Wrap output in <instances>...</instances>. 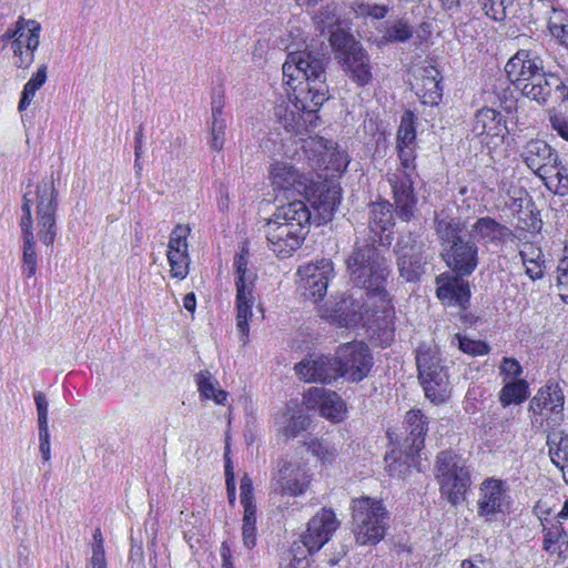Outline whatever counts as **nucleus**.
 Here are the masks:
<instances>
[{"label": "nucleus", "mask_w": 568, "mask_h": 568, "mask_svg": "<svg viewBox=\"0 0 568 568\" xmlns=\"http://www.w3.org/2000/svg\"><path fill=\"white\" fill-rule=\"evenodd\" d=\"M435 231L443 246V260L458 276H469L478 266V246L465 239L466 225L457 217L436 214Z\"/></svg>", "instance_id": "obj_5"}, {"label": "nucleus", "mask_w": 568, "mask_h": 568, "mask_svg": "<svg viewBox=\"0 0 568 568\" xmlns=\"http://www.w3.org/2000/svg\"><path fill=\"white\" fill-rule=\"evenodd\" d=\"M562 546H565L566 548L568 547V537L565 529L559 524L545 532L544 549L550 552L558 551L559 554H561Z\"/></svg>", "instance_id": "obj_42"}, {"label": "nucleus", "mask_w": 568, "mask_h": 568, "mask_svg": "<svg viewBox=\"0 0 568 568\" xmlns=\"http://www.w3.org/2000/svg\"><path fill=\"white\" fill-rule=\"evenodd\" d=\"M415 115L412 111H406L400 121L397 131V145H414L416 140V129L414 125Z\"/></svg>", "instance_id": "obj_43"}, {"label": "nucleus", "mask_w": 568, "mask_h": 568, "mask_svg": "<svg viewBox=\"0 0 568 568\" xmlns=\"http://www.w3.org/2000/svg\"><path fill=\"white\" fill-rule=\"evenodd\" d=\"M47 81V65H41L38 71L26 83L31 89L38 91Z\"/></svg>", "instance_id": "obj_64"}, {"label": "nucleus", "mask_w": 568, "mask_h": 568, "mask_svg": "<svg viewBox=\"0 0 568 568\" xmlns=\"http://www.w3.org/2000/svg\"><path fill=\"white\" fill-rule=\"evenodd\" d=\"M308 449L324 463L331 462L337 455L336 447L324 439H312L308 443Z\"/></svg>", "instance_id": "obj_48"}, {"label": "nucleus", "mask_w": 568, "mask_h": 568, "mask_svg": "<svg viewBox=\"0 0 568 568\" xmlns=\"http://www.w3.org/2000/svg\"><path fill=\"white\" fill-rule=\"evenodd\" d=\"M383 32V39L390 43H404L407 42L414 34V28L409 24L405 18L388 19L385 24Z\"/></svg>", "instance_id": "obj_34"}, {"label": "nucleus", "mask_w": 568, "mask_h": 568, "mask_svg": "<svg viewBox=\"0 0 568 568\" xmlns=\"http://www.w3.org/2000/svg\"><path fill=\"white\" fill-rule=\"evenodd\" d=\"M556 274L559 295L564 302L568 303V263L559 262Z\"/></svg>", "instance_id": "obj_57"}, {"label": "nucleus", "mask_w": 568, "mask_h": 568, "mask_svg": "<svg viewBox=\"0 0 568 568\" xmlns=\"http://www.w3.org/2000/svg\"><path fill=\"white\" fill-rule=\"evenodd\" d=\"M558 427L550 426L546 429L548 454L556 466L568 462V434Z\"/></svg>", "instance_id": "obj_31"}, {"label": "nucleus", "mask_w": 568, "mask_h": 568, "mask_svg": "<svg viewBox=\"0 0 568 568\" xmlns=\"http://www.w3.org/2000/svg\"><path fill=\"white\" fill-rule=\"evenodd\" d=\"M38 256L36 241H23L22 245V274L31 278L37 273Z\"/></svg>", "instance_id": "obj_45"}, {"label": "nucleus", "mask_w": 568, "mask_h": 568, "mask_svg": "<svg viewBox=\"0 0 568 568\" xmlns=\"http://www.w3.org/2000/svg\"><path fill=\"white\" fill-rule=\"evenodd\" d=\"M26 30H24V19L19 18V20L16 23V29L13 30L12 37L14 39L11 42V49L13 51L14 57L17 58L16 61H21V57H24L26 54Z\"/></svg>", "instance_id": "obj_51"}, {"label": "nucleus", "mask_w": 568, "mask_h": 568, "mask_svg": "<svg viewBox=\"0 0 568 568\" xmlns=\"http://www.w3.org/2000/svg\"><path fill=\"white\" fill-rule=\"evenodd\" d=\"M295 372L305 382L331 383L339 377L336 357L311 356L295 365Z\"/></svg>", "instance_id": "obj_19"}, {"label": "nucleus", "mask_w": 568, "mask_h": 568, "mask_svg": "<svg viewBox=\"0 0 568 568\" xmlns=\"http://www.w3.org/2000/svg\"><path fill=\"white\" fill-rule=\"evenodd\" d=\"M389 12V8L385 4L377 3H359L356 13L362 17H369L372 19H384Z\"/></svg>", "instance_id": "obj_53"}, {"label": "nucleus", "mask_w": 568, "mask_h": 568, "mask_svg": "<svg viewBox=\"0 0 568 568\" xmlns=\"http://www.w3.org/2000/svg\"><path fill=\"white\" fill-rule=\"evenodd\" d=\"M513 231L489 216L479 217L470 229L469 237L484 244L499 245L511 240Z\"/></svg>", "instance_id": "obj_27"}, {"label": "nucleus", "mask_w": 568, "mask_h": 568, "mask_svg": "<svg viewBox=\"0 0 568 568\" xmlns=\"http://www.w3.org/2000/svg\"><path fill=\"white\" fill-rule=\"evenodd\" d=\"M555 17L548 21V30L550 34L556 38L560 44L568 49V23L561 21L562 12L554 11Z\"/></svg>", "instance_id": "obj_49"}, {"label": "nucleus", "mask_w": 568, "mask_h": 568, "mask_svg": "<svg viewBox=\"0 0 568 568\" xmlns=\"http://www.w3.org/2000/svg\"><path fill=\"white\" fill-rule=\"evenodd\" d=\"M427 424V417L420 410H409L406 414L405 429L407 436L405 444L408 448V457H414L423 449L425 435L428 430Z\"/></svg>", "instance_id": "obj_30"}, {"label": "nucleus", "mask_w": 568, "mask_h": 568, "mask_svg": "<svg viewBox=\"0 0 568 568\" xmlns=\"http://www.w3.org/2000/svg\"><path fill=\"white\" fill-rule=\"evenodd\" d=\"M24 30L26 54L21 57V61H16L14 64L18 68L28 69L34 60V51L40 43L41 26L36 20L24 19Z\"/></svg>", "instance_id": "obj_32"}, {"label": "nucleus", "mask_w": 568, "mask_h": 568, "mask_svg": "<svg viewBox=\"0 0 568 568\" xmlns=\"http://www.w3.org/2000/svg\"><path fill=\"white\" fill-rule=\"evenodd\" d=\"M484 13L494 21L503 22L516 14V0H477Z\"/></svg>", "instance_id": "obj_33"}, {"label": "nucleus", "mask_w": 568, "mask_h": 568, "mask_svg": "<svg viewBox=\"0 0 568 568\" xmlns=\"http://www.w3.org/2000/svg\"><path fill=\"white\" fill-rule=\"evenodd\" d=\"M564 404L565 397L561 388L558 385H547L539 388L531 398L529 410L537 415L541 414L544 409H548L546 426H560L564 420Z\"/></svg>", "instance_id": "obj_17"}, {"label": "nucleus", "mask_w": 568, "mask_h": 568, "mask_svg": "<svg viewBox=\"0 0 568 568\" xmlns=\"http://www.w3.org/2000/svg\"><path fill=\"white\" fill-rule=\"evenodd\" d=\"M236 320L237 329L243 337H247L250 332L248 320L252 316V306L255 297L253 295V282L246 278H236Z\"/></svg>", "instance_id": "obj_29"}, {"label": "nucleus", "mask_w": 568, "mask_h": 568, "mask_svg": "<svg viewBox=\"0 0 568 568\" xmlns=\"http://www.w3.org/2000/svg\"><path fill=\"white\" fill-rule=\"evenodd\" d=\"M240 498L241 503L253 501V484L247 474L241 478Z\"/></svg>", "instance_id": "obj_63"}, {"label": "nucleus", "mask_w": 568, "mask_h": 568, "mask_svg": "<svg viewBox=\"0 0 568 568\" xmlns=\"http://www.w3.org/2000/svg\"><path fill=\"white\" fill-rule=\"evenodd\" d=\"M379 306L381 304L373 307L363 301L362 296L356 298L353 295H344L334 304L328 317L339 326L349 327L359 322H368L371 316L382 311Z\"/></svg>", "instance_id": "obj_16"}, {"label": "nucleus", "mask_w": 568, "mask_h": 568, "mask_svg": "<svg viewBox=\"0 0 568 568\" xmlns=\"http://www.w3.org/2000/svg\"><path fill=\"white\" fill-rule=\"evenodd\" d=\"M311 422V417L302 409L293 410L286 425L282 429L283 436H285L286 439L297 437L310 427Z\"/></svg>", "instance_id": "obj_41"}, {"label": "nucleus", "mask_w": 568, "mask_h": 568, "mask_svg": "<svg viewBox=\"0 0 568 568\" xmlns=\"http://www.w3.org/2000/svg\"><path fill=\"white\" fill-rule=\"evenodd\" d=\"M554 166L551 173L541 180L549 191L556 195L566 196L568 195V165L559 156Z\"/></svg>", "instance_id": "obj_38"}, {"label": "nucleus", "mask_w": 568, "mask_h": 568, "mask_svg": "<svg viewBox=\"0 0 568 568\" xmlns=\"http://www.w3.org/2000/svg\"><path fill=\"white\" fill-rule=\"evenodd\" d=\"M471 132L476 136H504L505 132H507L504 115L491 108L478 110L474 115Z\"/></svg>", "instance_id": "obj_28"}, {"label": "nucleus", "mask_w": 568, "mask_h": 568, "mask_svg": "<svg viewBox=\"0 0 568 568\" xmlns=\"http://www.w3.org/2000/svg\"><path fill=\"white\" fill-rule=\"evenodd\" d=\"M308 409H317L320 415L331 422H341L345 414V404L341 396L324 387H311L304 395Z\"/></svg>", "instance_id": "obj_18"}, {"label": "nucleus", "mask_w": 568, "mask_h": 568, "mask_svg": "<svg viewBox=\"0 0 568 568\" xmlns=\"http://www.w3.org/2000/svg\"><path fill=\"white\" fill-rule=\"evenodd\" d=\"M339 377L358 383L367 377L373 367V355L363 342L342 344L335 353Z\"/></svg>", "instance_id": "obj_11"}, {"label": "nucleus", "mask_w": 568, "mask_h": 568, "mask_svg": "<svg viewBox=\"0 0 568 568\" xmlns=\"http://www.w3.org/2000/svg\"><path fill=\"white\" fill-rule=\"evenodd\" d=\"M394 251L396 260H399V257L404 255L410 258L413 256H425V242L422 240L420 235L415 232L402 233Z\"/></svg>", "instance_id": "obj_35"}, {"label": "nucleus", "mask_w": 568, "mask_h": 568, "mask_svg": "<svg viewBox=\"0 0 568 568\" xmlns=\"http://www.w3.org/2000/svg\"><path fill=\"white\" fill-rule=\"evenodd\" d=\"M36 221L38 236L45 246H52L57 236L55 214L58 191L52 176L44 178L36 189Z\"/></svg>", "instance_id": "obj_10"}, {"label": "nucleus", "mask_w": 568, "mask_h": 568, "mask_svg": "<svg viewBox=\"0 0 568 568\" xmlns=\"http://www.w3.org/2000/svg\"><path fill=\"white\" fill-rule=\"evenodd\" d=\"M315 21L321 32L333 30L337 22L336 7L326 6L316 16Z\"/></svg>", "instance_id": "obj_52"}, {"label": "nucleus", "mask_w": 568, "mask_h": 568, "mask_svg": "<svg viewBox=\"0 0 568 568\" xmlns=\"http://www.w3.org/2000/svg\"><path fill=\"white\" fill-rule=\"evenodd\" d=\"M509 81L521 94L539 105L555 99L568 102V74L545 71L541 57L532 50H518L505 65Z\"/></svg>", "instance_id": "obj_2"}, {"label": "nucleus", "mask_w": 568, "mask_h": 568, "mask_svg": "<svg viewBox=\"0 0 568 568\" xmlns=\"http://www.w3.org/2000/svg\"><path fill=\"white\" fill-rule=\"evenodd\" d=\"M414 175L409 172H398L389 180L394 199L398 209V215L404 221L414 216V209L417 202L414 193Z\"/></svg>", "instance_id": "obj_22"}, {"label": "nucleus", "mask_w": 568, "mask_h": 568, "mask_svg": "<svg viewBox=\"0 0 568 568\" xmlns=\"http://www.w3.org/2000/svg\"><path fill=\"white\" fill-rule=\"evenodd\" d=\"M312 224V212L306 202L291 201L276 207L263 225L267 247L278 257L287 258L301 247Z\"/></svg>", "instance_id": "obj_4"}, {"label": "nucleus", "mask_w": 568, "mask_h": 568, "mask_svg": "<svg viewBox=\"0 0 568 568\" xmlns=\"http://www.w3.org/2000/svg\"><path fill=\"white\" fill-rule=\"evenodd\" d=\"M348 79L358 87H366L373 80L371 57L362 47L338 61Z\"/></svg>", "instance_id": "obj_24"}, {"label": "nucleus", "mask_w": 568, "mask_h": 568, "mask_svg": "<svg viewBox=\"0 0 568 568\" xmlns=\"http://www.w3.org/2000/svg\"><path fill=\"white\" fill-rule=\"evenodd\" d=\"M333 274L334 265L329 258L302 265L297 270L298 288L305 298L317 303L326 295L328 281Z\"/></svg>", "instance_id": "obj_13"}, {"label": "nucleus", "mask_w": 568, "mask_h": 568, "mask_svg": "<svg viewBox=\"0 0 568 568\" xmlns=\"http://www.w3.org/2000/svg\"><path fill=\"white\" fill-rule=\"evenodd\" d=\"M196 383L201 396L206 399H213L220 405L225 404L227 393L216 388L217 382L213 379L209 372H201L196 377Z\"/></svg>", "instance_id": "obj_40"}, {"label": "nucleus", "mask_w": 568, "mask_h": 568, "mask_svg": "<svg viewBox=\"0 0 568 568\" xmlns=\"http://www.w3.org/2000/svg\"><path fill=\"white\" fill-rule=\"evenodd\" d=\"M435 468L442 495L454 506L464 501L471 483L465 460L450 450H443L436 457Z\"/></svg>", "instance_id": "obj_9"}, {"label": "nucleus", "mask_w": 568, "mask_h": 568, "mask_svg": "<svg viewBox=\"0 0 568 568\" xmlns=\"http://www.w3.org/2000/svg\"><path fill=\"white\" fill-rule=\"evenodd\" d=\"M518 221L520 227L529 233H538L542 227V221L539 216V212H534L532 210L526 217L519 216Z\"/></svg>", "instance_id": "obj_58"}, {"label": "nucleus", "mask_w": 568, "mask_h": 568, "mask_svg": "<svg viewBox=\"0 0 568 568\" xmlns=\"http://www.w3.org/2000/svg\"><path fill=\"white\" fill-rule=\"evenodd\" d=\"M500 374L505 375L506 378L511 381L520 379L519 376L523 374V367L519 362L513 357H504L500 366Z\"/></svg>", "instance_id": "obj_56"}, {"label": "nucleus", "mask_w": 568, "mask_h": 568, "mask_svg": "<svg viewBox=\"0 0 568 568\" xmlns=\"http://www.w3.org/2000/svg\"><path fill=\"white\" fill-rule=\"evenodd\" d=\"M329 58L321 48L290 52L282 67L285 83L296 92L301 109L315 113L327 100L326 65Z\"/></svg>", "instance_id": "obj_1"}, {"label": "nucleus", "mask_w": 568, "mask_h": 568, "mask_svg": "<svg viewBox=\"0 0 568 568\" xmlns=\"http://www.w3.org/2000/svg\"><path fill=\"white\" fill-rule=\"evenodd\" d=\"M316 192L317 194L311 203L314 210L312 223L321 225L332 220L335 210L341 203L342 189L339 185H323Z\"/></svg>", "instance_id": "obj_23"}, {"label": "nucleus", "mask_w": 568, "mask_h": 568, "mask_svg": "<svg viewBox=\"0 0 568 568\" xmlns=\"http://www.w3.org/2000/svg\"><path fill=\"white\" fill-rule=\"evenodd\" d=\"M529 385L525 379L509 381L499 392V402L503 407L521 404L529 397Z\"/></svg>", "instance_id": "obj_37"}, {"label": "nucleus", "mask_w": 568, "mask_h": 568, "mask_svg": "<svg viewBox=\"0 0 568 568\" xmlns=\"http://www.w3.org/2000/svg\"><path fill=\"white\" fill-rule=\"evenodd\" d=\"M548 116L551 129L556 131L560 138L568 141V120L566 116L556 109L549 110Z\"/></svg>", "instance_id": "obj_55"}, {"label": "nucleus", "mask_w": 568, "mask_h": 568, "mask_svg": "<svg viewBox=\"0 0 568 568\" xmlns=\"http://www.w3.org/2000/svg\"><path fill=\"white\" fill-rule=\"evenodd\" d=\"M413 88L422 103L437 105L443 95L442 77L434 65L419 67L414 72Z\"/></svg>", "instance_id": "obj_20"}, {"label": "nucleus", "mask_w": 568, "mask_h": 568, "mask_svg": "<svg viewBox=\"0 0 568 568\" xmlns=\"http://www.w3.org/2000/svg\"><path fill=\"white\" fill-rule=\"evenodd\" d=\"M376 239L356 241L353 250L345 260V266L351 282L366 291L368 300H377L379 308L386 313L390 307L389 293L386 290L390 267L386 257L375 246Z\"/></svg>", "instance_id": "obj_3"}, {"label": "nucleus", "mask_w": 568, "mask_h": 568, "mask_svg": "<svg viewBox=\"0 0 568 568\" xmlns=\"http://www.w3.org/2000/svg\"><path fill=\"white\" fill-rule=\"evenodd\" d=\"M519 158L536 176L545 179L555 168L559 153L545 140L531 139L521 146Z\"/></svg>", "instance_id": "obj_15"}, {"label": "nucleus", "mask_w": 568, "mask_h": 568, "mask_svg": "<svg viewBox=\"0 0 568 568\" xmlns=\"http://www.w3.org/2000/svg\"><path fill=\"white\" fill-rule=\"evenodd\" d=\"M226 122L224 118H211L210 124V145L215 151H221L225 142Z\"/></svg>", "instance_id": "obj_46"}, {"label": "nucleus", "mask_w": 568, "mask_h": 568, "mask_svg": "<svg viewBox=\"0 0 568 568\" xmlns=\"http://www.w3.org/2000/svg\"><path fill=\"white\" fill-rule=\"evenodd\" d=\"M519 255L524 264L544 261L541 250L530 243L524 244L523 248L519 251Z\"/></svg>", "instance_id": "obj_61"}, {"label": "nucleus", "mask_w": 568, "mask_h": 568, "mask_svg": "<svg viewBox=\"0 0 568 568\" xmlns=\"http://www.w3.org/2000/svg\"><path fill=\"white\" fill-rule=\"evenodd\" d=\"M439 284L436 291L437 297L447 306H458L466 310L469 305L470 288L467 281L460 276H452L446 281L437 278Z\"/></svg>", "instance_id": "obj_26"}, {"label": "nucleus", "mask_w": 568, "mask_h": 568, "mask_svg": "<svg viewBox=\"0 0 568 568\" xmlns=\"http://www.w3.org/2000/svg\"><path fill=\"white\" fill-rule=\"evenodd\" d=\"M427 261L425 256L418 257H399L396 260L399 276L407 282H416L424 274V267Z\"/></svg>", "instance_id": "obj_39"}, {"label": "nucleus", "mask_w": 568, "mask_h": 568, "mask_svg": "<svg viewBox=\"0 0 568 568\" xmlns=\"http://www.w3.org/2000/svg\"><path fill=\"white\" fill-rule=\"evenodd\" d=\"M339 523L331 509L323 508L307 524L306 531L300 540L292 544L282 557L281 568H310V556L328 542Z\"/></svg>", "instance_id": "obj_6"}, {"label": "nucleus", "mask_w": 568, "mask_h": 568, "mask_svg": "<svg viewBox=\"0 0 568 568\" xmlns=\"http://www.w3.org/2000/svg\"><path fill=\"white\" fill-rule=\"evenodd\" d=\"M311 479L312 475L305 464L281 459L272 476L271 488L274 494L297 497L307 490Z\"/></svg>", "instance_id": "obj_12"}, {"label": "nucleus", "mask_w": 568, "mask_h": 568, "mask_svg": "<svg viewBox=\"0 0 568 568\" xmlns=\"http://www.w3.org/2000/svg\"><path fill=\"white\" fill-rule=\"evenodd\" d=\"M387 511L382 501L363 497L353 501V525L358 545H376L385 536Z\"/></svg>", "instance_id": "obj_8"}, {"label": "nucleus", "mask_w": 568, "mask_h": 568, "mask_svg": "<svg viewBox=\"0 0 568 568\" xmlns=\"http://www.w3.org/2000/svg\"><path fill=\"white\" fill-rule=\"evenodd\" d=\"M270 179L275 190L294 191L303 193L308 185V179L301 174L293 165L285 162H275L270 169Z\"/></svg>", "instance_id": "obj_25"}, {"label": "nucleus", "mask_w": 568, "mask_h": 568, "mask_svg": "<svg viewBox=\"0 0 568 568\" xmlns=\"http://www.w3.org/2000/svg\"><path fill=\"white\" fill-rule=\"evenodd\" d=\"M418 378L425 395L433 403H443L449 396V379L446 366L435 344L423 343L416 349Z\"/></svg>", "instance_id": "obj_7"}, {"label": "nucleus", "mask_w": 568, "mask_h": 568, "mask_svg": "<svg viewBox=\"0 0 568 568\" xmlns=\"http://www.w3.org/2000/svg\"><path fill=\"white\" fill-rule=\"evenodd\" d=\"M398 158L400 161L402 171L415 174V150L414 145H397Z\"/></svg>", "instance_id": "obj_54"}, {"label": "nucleus", "mask_w": 568, "mask_h": 568, "mask_svg": "<svg viewBox=\"0 0 568 568\" xmlns=\"http://www.w3.org/2000/svg\"><path fill=\"white\" fill-rule=\"evenodd\" d=\"M40 453L45 462L50 460V434L49 427H39Z\"/></svg>", "instance_id": "obj_62"}, {"label": "nucleus", "mask_w": 568, "mask_h": 568, "mask_svg": "<svg viewBox=\"0 0 568 568\" xmlns=\"http://www.w3.org/2000/svg\"><path fill=\"white\" fill-rule=\"evenodd\" d=\"M394 226L392 205L388 202H377L369 206L368 229L372 237L376 239L382 246H389L393 241L390 229Z\"/></svg>", "instance_id": "obj_21"}, {"label": "nucleus", "mask_w": 568, "mask_h": 568, "mask_svg": "<svg viewBox=\"0 0 568 568\" xmlns=\"http://www.w3.org/2000/svg\"><path fill=\"white\" fill-rule=\"evenodd\" d=\"M455 338L458 341L459 349L473 356H483L488 354L489 346L483 341H475L457 334Z\"/></svg>", "instance_id": "obj_47"}, {"label": "nucleus", "mask_w": 568, "mask_h": 568, "mask_svg": "<svg viewBox=\"0 0 568 568\" xmlns=\"http://www.w3.org/2000/svg\"><path fill=\"white\" fill-rule=\"evenodd\" d=\"M39 427L48 426V400L43 393H34Z\"/></svg>", "instance_id": "obj_60"}, {"label": "nucleus", "mask_w": 568, "mask_h": 568, "mask_svg": "<svg viewBox=\"0 0 568 568\" xmlns=\"http://www.w3.org/2000/svg\"><path fill=\"white\" fill-rule=\"evenodd\" d=\"M168 261L170 263V272L173 277L181 280L186 277L190 264L187 251H168Z\"/></svg>", "instance_id": "obj_44"}, {"label": "nucleus", "mask_w": 568, "mask_h": 568, "mask_svg": "<svg viewBox=\"0 0 568 568\" xmlns=\"http://www.w3.org/2000/svg\"><path fill=\"white\" fill-rule=\"evenodd\" d=\"M191 230L186 225L178 224L170 234L168 251H187V236Z\"/></svg>", "instance_id": "obj_50"}, {"label": "nucleus", "mask_w": 568, "mask_h": 568, "mask_svg": "<svg viewBox=\"0 0 568 568\" xmlns=\"http://www.w3.org/2000/svg\"><path fill=\"white\" fill-rule=\"evenodd\" d=\"M511 497L505 481L496 478H487L479 486L477 500V515L491 521L496 515L509 510Z\"/></svg>", "instance_id": "obj_14"}, {"label": "nucleus", "mask_w": 568, "mask_h": 568, "mask_svg": "<svg viewBox=\"0 0 568 568\" xmlns=\"http://www.w3.org/2000/svg\"><path fill=\"white\" fill-rule=\"evenodd\" d=\"M329 43L337 61L349 55L351 52H355V49L357 50L363 47L351 33L341 28H336L329 31Z\"/></svg>", "instance_id": "obj_36"}, {"label": "nucleus", "mask_w": 568, "mask_h": 568, "mask_svg": "<svg viewBox=\"0 0 568 568\" xmlns=\"http://www.w3.org/2000/svg\"><path fill=\"white\" fill-rule=\"evenodd\" d=\"M22 216L20 220V227L23 241H36L33 235V219L31 214V209L21 207Z\"/></svg>", "instance_id": "obj_59"}]
</instances>
